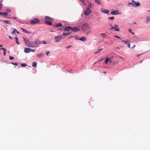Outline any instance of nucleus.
Here are the masks:
<instances>
[{"label": "nucleus", "mask_w": 150, "mask_h": 150, "mask_svg": "<svg viewBox=\"0 0 150 150\" xmlns=\"http://www.w3.org/2000/svg\"><path fill=\"white\" fill-rule=\"evenodd\" d=\"M23 38L25 45L29 47H36V46L35 45L34 41H30L29 40L25 38L24 37H23Z\"/></svg>", "instance_id": "obj_1"}, {"label": "nucleus", "mask_w": 150, "mask_h": 150, "mask_svg": "<svg viewBox=\"0 0 150 150\" xmlns=\"http://www.w3.org/2000/svg\"><path fill=\"white\" fill-rule=\"evenodd\" d=\"M45 19L46 21L44 22V23L49 25H52V21H49V20L52 21L53 20L52 18L48 16H46L45 17Z\"/></svg>", "instance_id": "obj_2"}, {"label": "nucleus", "mask_w": 150, "mask_h": 150, "mask_svg": "<svg viewBox=\"0 0 150 150\" xmlns=\"http://www.w3.org/2000/svg\"><path fill=\"white\" fill-rule=\"evenodd\" d=\"M40 23V20L37 18H34L33 20H31L30 21V23L32 25H35L37 24Z\"/></svg>", "instance_id": "obj_3"}, {"label": "nucleus", "mask_w": 150, "mask_h": 150, "mask_svg": "<svg viewBox=\"0 0 150 150\" xmlns=\"http://www.w3.org/2000/svg\"><path fill=\"white\" fill-rule=\"evenodd\" d=\"M89 28V26L88 24L85 23L83 24L82 29L83 30L86 31L88 30Z\"/></svg>", "instance_id": "obj_4"}, {"label": "nucleus", "mask_w": 150, "mask_h": 150, "mask_svg": "<svg viewBox=\"0 0 150 150\" xmlns=\"http://www.w3.org/2000/svg\"><path fill=\"white\" fill-rule=\"evenodd\" d=\"M63 38V36L61 35L59 36H56L54 37V39L56 42H59Z\"/></svg>", "instance_id": "obj_5"}, {"label": "nucleus", "mask_w": 150, "mask_h": 150, "mask_svg": "<svg viewBox=\"0 0 150 150\" xmlns=\"http://www.w3.org/2000/svg\"><path fill=\"white\" fill-rule=\"evenodd\" d=\"M91 10L88 8H87L86 10L84 11V14L86 16H88L91 13Z\"/></svg>", "instance_id": "obj_6"}, {"label": "nucleus", "mask_w": 150, "mask_h": 150, "mask_svg": "<svg viewBox=\"0 0 150 150\" xmlns=\"http://www.w3.org/2000/svg\"><path fill=\"white\" fill-rule=\"evenodd\" d=\"M24 51L25 53H28L31 52H34L35 50L30 48H25Z\"/></svg>", "instance_id": "obj_7"}, {"label": "nucleus", "mask_w": 150, "mask_h": 150, "mask_svg": "<svg viewBox=\"0 0 150 150\" xmlns=\"http://www.w3.org/2000/svg\"><path fill=\"white\" fill-rule=\"evenodd\" d=\"M71 30L72 31L76 32L77 31H80V29L79 27H75L73 28H72Z\"/></svg>", "instance_id": "obj_8"}, {"label": "nucleus", "mask_w": 150, "mask_h": 150, "mask_svg": "<svg viewBox=\"0 0 150 150\" xmlns=\"http://www.w3.org/2000/svg\"><path fill=\"white\" fill-rule=\"evenodd\" d=\"M35 45H36V47H37L38 46V45L41 44V41H40V40L37 39H36L35 41Z\"/></svg>", "instance_id": "obj_9"}, {"label": "nucleus", "mask_w": 150, "mask_h": 150, "mask_svg": "<svg viewBox=\"0 0 150 150\" xmlns=\"http://www.w3.org/2000/svg\"><path fill=\"white\" fill-rule=\"evenodd\" d=\"M132 2L133 3V6H138L140 5V4L138 2H136L135 1L133 0L132 1Z\"/></svg>", "instance_id": "obj_10"}, {"label": "nucleus", "mask_w": 150, "mask_h": 150, "mask_svg": "<svg viewBox=\"0 0 150 150\" xmlns=\"http://www.w3.org/2000/svg\"><path fill=\"white\" fill-rule=\"evenodd\" d=\"M101 11L102 12L106 14H108L110 12V11L108 10L103 8L101 9Z\"/></svg>", "instance_id": "obj_11"}, {"label": "nucleus", "mask_w": 150, "mask_h": 150, "mask_svg": "<svg viewBox=\"0 0 150 150\" xmlns=\"http://www.w3.org/2000/svg\"><path fill=\"white\" fill-rule=\"evenodd\" d=\"M111 14L113 15H116L119 14V11L118 10H116L115 11H112L111 12Z\"/></svg>", "instance_id": "obj_12"}, {"label": "nucleus", "mask_w": 150, "mask_h": 150, "mask_svg": "<svg viewBox=\"0 0 150 150\" xmlns=\"http://www.w3.org/2000/svg\"><path fill=\"white\" fill-rule=\"evenodd\" d=\"M77 39L78 40H81L82 41L84 42L86 41L87 40L85 36H83L81 38H80L79 39Z\"/></svg>", "instance_id": "obj_13"}, {"label": "nucleus", "mask_w": 150, "mask_h": 150, "mask_svg": "<svg viewBox=\"0 0 150 150\" xmlns=\"http://www.w3.org/2000/svg\"><path fill=\"white\" fill-rule=\"evenodd\" d=\"M72 27L70 26H67L64 28V31H67L71 29Z\"/></svg>", "instance_id": "obj_14"}, {"label": "nucleus", "mask_w": 150, "mask_h": 150, "mask_svg": "<svg viewBox=\"0 0 150 150\" xmlns=\"http://www.w3.org/2000/svg\"><path fill=\"white\" fill-rule=\"evenodd\" d=\"M21 29L25 33H31L28 31L27 30H25V29L23 28H21Z\"/></svg>", "instance_id": "obj_15"}, {"label": "nucleus", "mask_w": 150, "mask_h": 150, "mask_svg": "<svg viewBox=\"0 0 150 150\" xmlns=\"http://www.w3.org/2000/svg\"><path fill=\"white\" fill-rule=\"evenodd\" d=\"M54 26L56 27H62V25L61 23H59L55 25H54Z\"/></svg>", "instance_id": "obj_16"}, {"label": "nucleus", "mask_w": 150, "mask_h": 150, "mask_svg": "<svg viewBox=\"0 0 150 150\" xmlns=\"http://www.w3.org/2000/svg\"><path fill=\"white\" fill-rule=\"evenodd\" d=\"M3 50L4 52L3 54L4 55H6V49H5V48H1L0 49V50Z\"/></svg>", "instance_id": "obj_17"}, {"label": "nucleus", "mask_w": 150, "mask_h": 150, "mask_svg": "<svg viewBox=\"0 0 150 150\" xmlns=\"http://www.w3.org/2000/svg\"><path fill=\"white\" fill-rule=\"evenodd\" d=\"M115 27H114L115 30V31H119V29L118 28H117L118 27V25H115Z\"/></svg>", "instance_id": "obj_18"}, {"label": "nucleus", "mask_w": 150, "mask_h": 150, "mask_svg": "<svg viewBox=\"0 0 150 150\" xmlns=\"http://www.w3.org/2000/svg\"><path fill=\"white\" fill-rule=\"evenodd\" d=\"M4 22L5 23L8 24L9 25H11L12 24V23L9 21L4 20Z\"/></svg>", "instance_id": "obj_19"}, {"label": "nucleus", "mask_w": 150, "mask_h": 150, "mask_svg": "<svg viewBox=\"0 0 150 150\" xmlns=\"http://www.w3.org/2000/svg\"><path fill=\"white\" fill-rule=\"evenodd\" d=\"M0 14L4 16H6L8 15V12H0Z\"/></svg>", "instance_id": "obj_20"}, {"label": "nucleus", "mask_w": 150, "mask_h": 150, "mask_svg": "<svg viewBox=\"0 0 150 150\" xmlns=\"http://www.w3.org/2000/svg\"><path fill=\"white\" fill-rule=\"evenodd\" d=\"M37 56L39 58H41L43 56V54H37Z\"/></svg>", "instance_id": "obj_21"}, {"label": "nucleus", "mask_w": 150, "mask_h": 150, "mask_svg": "<svg viewBox=\"0 0 150 150\" xmlns=\"http://www.w3.org/2000/svg\"><path fill=\"white\" fill-rule=\"evenodd\" d=\"M37 63L36 62H33L32 63V66L33 67H37Z\"/></svg>", "instance_id": "obj_22"}, {"label": "nucleus", "mask_w": 150, "mask_h": 150, "mask_svg": "<svg viewBox=\"0 0 150 150\" xmlns=\"http://www.w3.org/2000/svg\"><path fill=\"white\" fill-rule=\"evenodd\" d=\"M94 1L98 5L100 4V0H94Z\"/></svg>", "instance_id": "obj_23"}, {"label": "nucleus", "mask_w": 150, "mask_h": 150, "mask_svg": "<svg viewBox=\"0 0 150 150\" xmlns=\"http://www.w3.org/2000/svg\"><path fill=\"white\" fill-rule=\"evenodd\" d=\"M103 50V49H102V48H101V49H99L98 50V51H96V52H95L94 53V54H97V53H99V52H100V51L101 50Z\"/></svg>", "instance_id": "obj_24"}, {"label": "nucleus", "mask_w": 150, "mask_h": 150, "mask_svg": "<svg viewBox=\"0 0 150 150\" xmlns=\"http://www.w3.org/2000/svg\"><path fill=\"white\" fill-rule=\"evenodd\" d=\"M79 1L82 3L83 4L85 5H86V4L85 3V0H79Z\"/></svg>", "instance_id": "obj_25"}, {"label": "nucleus", "mask_w": 150, "mask_h": 150, "mask_svg": "<svg viewBox=\"0 0 150 150\" xmlns=\"http://www.w3.org/2000/svg\"><path fill=\"white\" fill-rule=\"evenodd\" d=\"M70 34L71 33H63V36H65L68 35H70Z\"/></svg>", "instance_id": "obj_26"}, {"label": "nucleus", "mask_w": 150, "mask_h": 150, "mask_svg": "<svg viewBox=\"0 0 150 150\" xmlns=\"http://www.w3.org/2000/svg\"><path fill=\"white\" fill-rule=\"evenodd\" d=\"M100 35H101V37L103 38L106 37L107 35H106V33H102L100 34Z\"/></svg>", "instance_id": "obj_27"}, {"label": "nucleus", "mask_w": 150, "mask_h": 150, "mask_svg": "<svg viewBox=\"0 0 150 150\" xmlns=\"http://www.w3.org/2000/svg\"><path fill=\"white\" fill-rule=\"evenodd\" d=\"M16 31H17V30L16 29H15L12 31L11 33L12 34H14L15 33H16Z\"/></svg>", "instance_id": "obj_28"}, {"label": "nucleus", "mask_w": 150, "mask_h": 150, "mask_svg": "<svg viewBox=\"0 0 150 150\" xmlns=\"http://www.w3.org/2000/svg\"><path fill=\"white\" fill-rule=\"evenodd\" d=\"M109 61V59L108 58H106V59L105 60V64H107L108 62Z\"/></svg>", "instance_id": "obj_29"}, {"label": "nucleus", "mask_w": 150, "mask_h": 150, "mask_svg": "<svg viewBox=\"0 0 150 150\" xmlns=\"http://www.w3.org/2000/svg\"><path fill=\"white\" fill-rule=\"evenodd\" d=\"M27 65L25 63H22L21 64V66L22 67H25Z\"/></svg>", "instance_id": "obj_30"}, {"label": "nucleus", "mask_w": 150, "mask_h": 150, "mask_svg": "<svg viewBox=\"0 0 150 150\" xmlns=\"http://www.w3.org/2000/svg\"><path fill=\"white\" fill-rule=\"evenodd\" d=\"M9 58L10 60H13L14 59V58L12 56H10L9 57Z\"/></svg>", "instance_id": "obj_31"}, {"label": "nucleus", "mask_w": 150, "mask_h": 150, "mask_svg": "<svg viewBox=\"0 0 150 150\" xmlns=\"http://www.w3.org/2000/svg\"><path fill=\"white\" fill-rule=\"evenodd\" d=\"M15 39H16V42L18 44H20V43H19L18 42V38H17V37H15Z\"/></svg>", "instance_id": "obj_32"}, {"label": "nucleus", "mask_w": 150, "mask_h": 150, "mask_svg": "<svg viewBox=\"0 0 150 150\" xmlns=\"http://www.w3.org/2000/svg\"><path fill=\"white\" fill-rule=\"evenodd\" d=\"M146 21L148 22L150 21V17H147Z\"/></svg>", "instance_id": "obj_33"}, {"label": "nucleus", "mask_w": 150, "mask_h": 150, "mask_svg": "<svg viewBox=\"0 0 150 150\" xmlns=\"http://www.w3.org/2000/svg\"><path fill=\"white\" fill-rule=\"evenodd\" d=\"M122 41L123 42H124V43L125 44H127V43L128 42V41H127V40H122Z\"/></svg>", "instance_id": "obj_34"}, {"label": "nucleus", "mask_w": 150, "mask_h": 150, "mask_svg": "<svg viewBox=\"0 0 150 150\" xmlns=\"http://www.w3.org/2000/svg\"><path fill=\"white\" fill-rule=\"evenodd\" d=\"M112 63H113V65H114L115 64H116L118 63V61H116L115 62H113Z\"/></svg>", "instance_id": "obj_35"}, {"label": "nucleus", "mask_w": 150, "mask_h": 150, "mask_svg": "<svg viewBox=\"0 0 150 150\" xmlns=\"http://www.w3.org/2000/svg\"><path fill=\"white\" fill-rule=\"evenodd\" d=\"M114 17H109L108 18V19H111V20H113L114 19Z\"/></svg>", "instance_id": "obj_36"}, {"label": "nucleus", "mask_w": 150, "mask_h": 150, "mask_svg": "<svg viewBox=\"0 0 150 150\" xmlns=\"http://www.w3.org/2000/svg\"><path fill=\"white\" fill-rule=\"evenodd\" d=\"M41 44L43 43L44 44H46V41H41Z\"/></svg>", "instance_id": "obj_37"}, {"label": "nucleus", "mask_w": 150, "mask_h": 150, "mask_svg": "<svg viewBox=\"0 0 150 150\" xmlns=\"http://www.w3.org/2000/svg\"><path fill=\"white\" fill-rule=\"evenodd\" d=\"M88 7L90 8H91L92 6V5L91 3H90L88 5Z\"/></svg>", "instance_id": "obj_38"}, {"label": "nucleus", "mask_w": 150, "mask_h": 150, "mask_svg": "<svg viewBox=\"0 0 150 150\" xmlns=\"http://www.w3.org/2000/svg\"><path fill=\"white\" fill-rule=\"evenodd\" d=\"M12 64H13V65H16V66H17V65H18L17 63H16H16H12Z\"/></svg>", "instance_id": "obj_39"}, {"label": "nucleus", "mask_w": 150, "mask_h": 150, "mask_svg": "<svg viewBox=\"0 0 150 150\" xmlns=\"http://www.w3.org/2000/svg\"><path fill=\"white\" fill-rule=\"evenodd\" d=\"M133 2H130L128 3V5L129 6H131L130 5H133Z\"/></svg>", "instance_id": "obj_40"}, {"label": "nucleus", "mask_w": 150, "mask_h": 150, "mask_svg": "<svg viewBox=\"0 0 150 150\" xmlns=\"http://www.w3.org/2000/svg\"><path fill=\"white\" fill-rule=\"evenodd\" d=\"M110 26H111V30H113L114 29V27L113 26H112L111 25H110Z\"/></svg>", "instance_id": "obj_41"}, {"label": "nucleus", "mask_w": 150, "mask_h": 150, "mask_svg": "<svg viewBox=\"0 0 150 150\" xmlns=\"http://www.w3.org/2000/svg\"><path fill=\"white\" fill-rule=\"evenodd\" d=\"M50 51H47L46 52V54L47 55H48V54H50Z\"/></svg>", "instance_id": "obj_42"}, {"label": "nucleus", "mask_w": 150, "mask_h": 150, "mask_svg": "<svg viewBox=\"0 0 150 150\" xmlns=\"http://www.w3.org/2000/svg\"><path fill=\"white\" fill-rule=\"evenodd\" d=\"M114 37H115L116 38H118L121 39L120 37L118 36H117L116 35H114Z\"/></svg>", "instance_id": "obj_43"}, {"label": "nucleus", "mask_w": 150, "mask_h": 150, "mask_svg": "<svg viewBox=\"0 0 150 150\" xmlns=\"http://www.w3.org/2000/svg\"><path fill=\"white\" fill-rule=\"evenodd\" d=\"M91 31L90 30L86 33V35H87L89 33L91 32Z\"/></svg>", "instance_id": "obj_44"}, {"label": "nucleus", "mask_w": 150, "mask_h": 150, "mask_svg": "<svg viewBox=\"0 0 150 150\" xmlns=\"http://www.w3.org/2000/svg\"><path fill=\"white\" fill-rule=\"evenodd\" d=\"M7 10L8 11L6 12H8V13H9L11 12V11L9 9H7Z\"/></svg>", "instance_id": "obj_45"}, {"label": "nucleus", "mask_w": 150, "mask_h": 150, "mask_svg": "<svg viewBox=\"0 0 150 150\" xmlns=\"http://www.w3.org/2000/svg\"><path fill=\"white\" fill-rule=\"evenodd\" d=\"M3 7V5L1 3L0 4V8H1L2 7Z\"/></svg>", "instance_id": "obj_46"}, {"label": "nucleus", "mask_w": 150, "mask_h": 150, "mask_svg": "<svg viewBox=\"0 0 150 150\" xmlns=\"http://www.w3.org/2000/svg\"><path fill=\"white\" fill-rule=\"evenodd\" d=\"M128 47H129V48H130V44H129L128 45Z\"/></svg>", "instance_id": "obj_47"}, {"label": "nucleus", "mask_w": 150, "mask_h": 150, "mask_svg": "<svg viewBox=\"0 0 150 150\" xmlns=\"http://www.w3.org/2000/svg\"><path fill=\"white\" fill-rule=\"evenodd\" d=\"M71 47V46H68V47H67V49L69 48H70Z\"/></svg>", "instance_id": "obj_48"}, {"label": "nucleus", "mask_w": 150, "mask_h": 150, "mask_svg": "<svg viewBox=\"0 0 150 150\" xmlns=\"http://www.w3.org/2000/svg\"><path fill=\"white\" fill-rule=\"evenodd\" d=\"M62 30V28H59V29H58L57 30Z\"/></svg>", "instance_id": "obj_49"}, {"label": "nucleus", "mask_w": 150, "mask_h": 150, "mask_svg": "<svg viewBox=\"0 0 150 150\" xmlns=\"http://www.w3.org/2000/svg\"><path fill=\"white\" fill-rule=\"evenodd\" d=\"M73 37V36H70L69 37V39H70V38H71Z\"/></svg>", "instance_id": "obj_50"}, {"label": "nucleus", "mask_w": 150, "mask_h": 150, "mask_svg": "<svg viewBox=\"0 0 150 150\" xmlns=\"http://www.w3.org/2000/svg\"><path fill=\"white\" fill-rule=\"evenodd\" d=\"M129 32H130L131 33L132 32L131 31H132V30H131V29H129Z\"/></svg>", "instance_id": "obj_51"}, {"label": "nucleus", "mask_w": 150, "mask_h": 150, "mask_svg": "<svg viewBox=\"0 0 150 150\" xmlns=\"http://www.w3.org/2000/svg\"><path fill=\"white\" fill-rule=\"evenodd\" d=\"M109 61L110 63H112V62H112V61L110 59V60L109 59Z\"/></svg>", "instance_id": "obj_52"}, {"label": "nucleus", "mask_w": 150, "mask_h": 150, "mask_svg": "<svg viewBox=\"0 0 150 150\" xmlns=\"http://www.w3.org/2000/svg\"><path fill=\"white\" fill-rule=\"evenodd\" d=\"M140 54H138L137 55V57H139L140 56Z\"/></svg>", "instance_id": "obj_53"}, {"label": "nucleus", "mask_w": 150, "mask_h": 150, "mask_svg": "<svg viewBox=\"0 0 150 150\" xmlns=\"http://www.w3.org/2000/svg\"><path fill=\"white\" fill-rule=\"evenodd\" d=\"M135 46H136L135 45H134L132 48H134V47H135Z\"/></svg>", "instance_id": "obj_54"}, {"label": "nucleus", "mask_w": 150, "mask_h": 150, "mask_svg": "<svg viewBox=\"0 0 150 150\" xmlns=\"http://www.w3.org/2000/svg\"><path fill=\"white\" fill-rule=\"evenodd\" d=\"M9 38H10L11 39H12V38L11 36H9Z\"/></svg>", "instance_id": "obj_55"}, {"label": "nucleus", "mask_w": 150, "mask_h": 150, "mask_svg": "<svg viewBox=\"0 0 150 150\" xmlns=\"http://www.w3.org/2000/svg\"><path fill=\"white\" fill-rule=\"evenodd\" d=\"M103 73H104V74H106V72H105V71H104V72H103Z\"/></svg>", "instance_id": "obj_56"}, {"label": "nucleus", "mask_w": 150, "mask_h": 150, "mask_svg": "<svg viewBox=\"0 0 150 150\" xmlns=\"http://www.w3.org/2000/svg\"><path fill=\"white\" fill-rule=\"evenodd\" d=\"M143 61V60H142L140 61V63H141L142 62V61Z\"/></svg>", "instance_id": "obj_57"}, {"label": "nucleus", "mask_w": 150, "mask_h": 150, "mask_svg": "<svg viewBox=\"0 0 150 150\" xmlns=\"http://www.w3.org/2000/svg\"><path fill=\"white\" fill-rule=\"evenodd\" d=\"M131 33L132 34H133V35H134V33H133V32H131Z\"/></svg>", "instance_id": "obj_58"}, {"label": "nucleus", "mask_w": 150, "mask_h": 150, "mask_svg": "<svg viewBox=\"0 0 150 150\" xmlns=\"http://www.w3.org/2000/svg\"><path fill=\"white\" fill-rule=\"evenodd\" d=\"M16 33H17L18 34H19V32L17 31H16Z\"/></svg>", "instance_id": "obj_59"}, {"label": "nucleus", "mask_w": 150, "mask_h": 150, "mask_svg": "<svg viewBox=\"0 0 150 150\" xmlns=\"http://www.w3.org/2000/svg\"><path fill=\"white\" fill-rule=\"evenodd\" d=\"M2 45H0V47H2Z\"/></svg>", "instance_id": "obj_60"}, {"label": "nucleus", "mask_w": 150, "mask_h": 150, "mask_svg": "<svg viewBox=\"0 0 150 150\" xmlns=\"http://www.w3.org/2000/svg\"><path fill=\"white\" fill-rule=\"evenodd\" d=\"M13 18L15 19H16V18L15 17H14Z\"/></svg>", "instance_id": "obj_61"}, {"label": "nucleus", "mask_w": 150, "mask_h": 150, "mask_svg": "<svg viewBox=\"0 0 150 150\" xmlns=\"http://www.w3.org/2000/svg\"><path fill=\"white\" fill-rule=\"evenodd\" d=\"M117 48V49H120V48H119V47H118Z\"/></svg>", "instance_id": "obj_62"}, {"label": "nucleus", "mask_w": 150, "mask_h": 150, "mask_svg": "<svg viewBox=\"0 0 150 150\" xmlns=\"http://www.w3.org/2000/svg\"><path fill=\"white\" fill-rule=\"evenodd\" d=\"M75 39H77L76 38V37H75Z\"/></svg>", "instance_id": "obj_63"}, {"label": "nucleus", "mask_w": 150, "mask_h": 150, "mask_svg": "<svg viewBox=\"0 0 150 150\" xmlns=\"http://www.w3.org/2000/svg\"><path fill=\"white\" fill-rule=\"evenodd\" d=\"M50 31V32H53V31H52V30Z\"/></svg>", "instance_id": "obj_64"}]
</instances>
